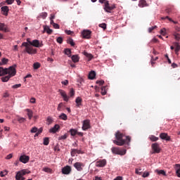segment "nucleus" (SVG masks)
I'll return each instance as SVG.
<instances>
[{"label":"nucleus","mask_w":180,"mask_h":180,"mask_svg":"<svg viewBox=\"0 0 180 180\" xmlns=\"http://www.w3.org/2000/svg\"><path fill=\"white\" fill-rule=\"evenodd\" d=\"M64 53L66 56H68V57H71V49H65Z\"/></svg>","instance_id":"obj_34"},{"label":"nucleus","mask_w":180,"mask_h":180,"mask_svg":"<svg viewBox=\"0 0 180 180\" xmlns=\"http://www.w3.org/2000/svg\"><path fill=\"white\" fill-rule=\"evenodd\" d=\"M39 18H41L42 19H46V18H47V13H41L39 15Z\"/></svg>","instance_id":"obj_43"},{"label":"nucleus","mask_w":180,"mask_h":180,"mask_svg":"<svg viewBox=\"0 0 180 180\" xmlns=\"http://www.w3.org/2000/svg\"><path fill=\"white\" fill-rule=\"evenodd\" d=\"M174 46L175 47V50H174L175 53L178 56V53H179V51H180V45L179 43L175 42Z\"/></svg>","instance_id":"obj_23"},{"label":"nucleus","mask_w":180,"mask_h":180,"mask_svg":"<svg viewBox=\"0 0 180 180\" xmlns=\"http://www.w3.org/2000/svg\"><path fill=\"white\" fill-rule=\"evenodd\" d=\"M74 167L77 169V171L81 172L84 170L85 165H84L82 162H77L74 164Z\"/></svg>","instance_id":"obj_10"},{"label":"nucleus","mask_w":180,"mask_h":180,"mask_svg":"<svg viewBox=\"0 0 180 180\" xmlns=\"http://www.w3.org/2000/svg\"><path fill=\"white\" fill-rule=\"evenodd\" d=\"M71 172V167L65 166L62 169V174L65 175H68Z\"/></svg>","instance_id":"obj_16"},{"label":"nucleus","mask_w":180,"mask_h":180,"mask_svg":"<svg viewBox=\"0 0 180 180\" xmlns=\"http://www.w3.org/2000/svg\"><path fill=\"white\" fill-rule=\"evenodd\" d=\"M63 103H60L58 104V110L59 112H60V110H61V108H63Z\"/></svg>","instance_id":"obj_58"},{"label":"nucleus","mask_w":180,"mask_h":180,"mask_svg":"<svg viewBox=\"0 0 180 180\" xmlns=\"http://www.w3.org/2000/svg\"><path fill=\"white\" fill-rule=\"evenodd\" d=\"M37 130H38V129H37V127H34L32 128V129H31L30 131H31L32 133H37Z\"/></svg>","instance_id":"obj_56"},{"label":"nucleus","mask_w":180,"mask_h":180,"mask_svg":"<svg viewBox=\"0 0 180 180\" xmlns=\"http://www.w3.org/2000/svg\"><path fill=\"white\" fill-rule=\"evenodd\" d=\"M115 5L110 6V4H109L108 1L105 2L104 10L105 11V12L110 13V12H112V11H113V9H115Z\"/></svg>","instance_id":"obj_6"},{"label":"nucleus","mask_w":180,"mask_h":180,"mask_svg":"<svg viewBox=\"0 0 180 180\" xmlns=\"http://www.w3.org/2000/svg\"><path fill=\"white\" fill-rule=\"evenodd\" d=\"M71 58L73 63H78V61H79V56H78V55H73Z\"/></svg>","instance_id":"obj_25"},{"label":"nucleus","mask_w":180,"mask_h":180,"mask_svg":"<svg viewBox=\"0 0 180 180\" xmlns=\"http://www.w3.org/2000/svg\"><path fill=\"white\" fill-rule=\"evenodd\" d=\"M82 130L86 131L88 129H91V122L89 120H85L83 121Z\"/></svg>","instance_id":"obj_9"},{"label":"nucleus","mask_w":180,"mask_h":180,"mask_svg":"<svg viewBox=\"0 0 180 180\" xmlns=\"http://www.w3.org/2000/svg\"><path fill=\"white\" fill-rule=\"evenodd\" d=\"M112 153L117 154L118 155H124L126 154V149H120L119 148H112Z\"/></svg>","instance_id":"obj_5"},{"label":"nucleus","mask_w":180,"mask_h":180,"mask_svg":"<svg viewBox=\"0 0 180 180\" xmlns=\"http://www.w3.org/2000/svg\"><path fill=\"white\" fill-rule=\"evenodd\" d=\"M59 92H60L62 97L67 95V94L65 93V91H64V90H59Z\"/></svg>","instance_id":"obj_52"},{"label":"nucleus","mask_w":180,"mask_h":180,"mask_svg":"<svg viewBox=\"0 0 180 180\" xmlns=\"http://www.w3.org/2000/svg\"><path fill=\"white\" fill-rule=\"evenodd\" d=\"M115 136L116 140H114L113 143L114 144H116V146H124V144H127V146H129L130 144V141H131V137L129 136H126V139H123L124 134L120 132V131H117Z\"/></svg>","instance_id":"obj_1"},{"label":"nucleus","mask_w":180,"mask_h":180,"mask_svg":"<svg viewBox=\"0 0 180 180\" xmlns=\"http://www.w3.org/2000/svg\"><path fill=\"white\" fill-rule=\"evenodd\" d=\"M165 19H168L169 20V22H173V23H176V22L172 20V18H169V17L166 16V17H162V20H165Z\"/></svg>","instance_id":"obj_42"},{"label":"nucleus","mask_w":180,"mask_h":180,"mask_svg":"<svg viewBox=\"0 0 180 180\" xmlns=\"http://www.w3.org/2000/svg\"><path fill=\"white\" fill-rule=\"evenodd\" d=\"M27 115L29 117L30 120H32V117H33V111H32L30 109H26Z\"/></svg>","instance_id":"obj_24"},{"label":"nucleus","mask_w":180,"mask_h":180,"mask_svg":"<svg viewBox=\"0 0 180 180\" xmlns=\"http://www.w3.org/2000/svg\"><path fill=\"white\" fill-rule=\"evenodd\" d=\"M10 72H12V70H11V67L8 68H4L3 67H0V77L8 75Z\"/></svg>","instance_id":"obj_7"},{"label":"nucleus","mask_w":180,"mask_h":180,"mask_svg":"<svg viewBox=\"0 0 180 180\" xmlns=\"http://www.w3.org/2000/svg\"><path fill=\"white\" fill-rule=\"evenodd\" d=\"M77 131L76 129H72L70 130L71 136H76Z\"/></svg>","instance_id":"obj_39"},{"label":"nucleus","mask_w":180,"mask_h":180,"mask_svg":"<svg viewBox=\"0 0 180 180\" xmlns=\"http://www.w3.org/2000/svg\"><path fill=\"white\" fill-rule=\"evenodd\" d=\"M1 11L4 16H8V12H9V7L8 6H4L1 7Z\"/></svg>","instance_id":"obj_19"},{"label":"nucleus","mask_w":180,"mask_h":180,"mask_svg":"<svg viewBox=\"0 0 180 180\" xmlns=\"http://www.w3.org/2000/svg\"><path fill=\"white\" fill-rule=\"evenodd\" d=\"M106 86L101 87V95L104 96L106 95Z\"/></svg>","instance_id":"obj_37"},{"label":"nucleus","mask_w":180,"mask_h":180,"mask_svg":"<svg viewBox=\"0 0 180 180\" xmlns=\"http://www.w3.org/2000/svg\"><path fill=\"white\" fill-rule=\"evenodd\" d=\"M44 30L48 33V34H51L53 33V30L50 29L49 26L44 27Z\"/></svg>","instance_id":"obj_28"},{"label":"nucleus","mask_w":180,"mask_h":180,"mask_svg":"<svg viewBox=\"0 0 180 180\" xmlns=\"http://www.w3.org/2000/svg\"><path fill=\"white\" fill-rule=\"evenodd\" d=\"M99 27H101L102 29H103V30H105L106 29V23H101L99 25Z\"/></svg>","instance_id":"obj_47"},{"label":"nucleus","mask_w":180,"mask_h":180,"mask_svg":"<svg viewBox=\"0 0 180 180\" xmlns=\"http://www.w3.org/2000/svg\"><path fill=\"white\" fill-rule=\"evenodd\" d=\"M59 119H61V120H67L68 117L65 113H62L59 115Z\"/></svg>","instance_id":"obj_31"},{"label":"nucleus","mask_w":180,"mask_h":180,"mask_svg":"<svg viewBox=\"0 0 180 180\" xmlns=\"http://www.w3.org/2000/svg\"><path fill=\"white\" fill-rule=\"evenodd\" d=\"M42 171H44V172H47V174H53V169L50 167H44L42 169Z\"/></svg>","instance_id":"obj_29"},{"label":"nucleus","mask_w":180,"mask_h":180,"mask_svg":"<svg viewBox=\"0 0 180 180\" xmlns=\"http://www.w3.org/2000/svg\"><path fill=\"white\" fill-rule=\"evenodd\" d=\"M84 55L89 58V61H91L92 58H94V56L91 53H88L87 52H84Z\"/></svg>","instance_id":"obj_30"},{"label":"nucleus","mask_w":180,"mask_h":180,"mask_svg":"<svg viewBox=\"0 0 180 180\" xmlns=\"http://www.w3.org/2000/svg\"><path fill=\"white\" fill-rule=\"evenodd\" d=\"M75 102L76 106H77V108L82 106V98L81 97H77L75 100Z\"/></svg>","instance_id":"obj_21"},{"label":"nucleus","mask_w":180,"mask_h":180,"mask_svg":"<svg viewBox=\"0 0 180 180\" xmlns=\"http://www.w3.org/2000/svg\"><path fill=\"white\" fill-rule=\"evenodd\" d=\"M56 41H57V43H59V44H63V37H58L56 39Z\"/></svg>","instance_id":"obj_38"},{"label":"nucleus","mask_w":180,"mask_h":180,"mask_svg":"<svg viewBox=\"0 0 180 180\" xmlns=\"http://www.w3.org/2000/svg\"><path fill=\"white\" fill-rule=\"evenodd\" d=\"M29 160H30V158L26 155H23L20 157V161L23 164H27V162H29Z\"/></svg>","instance_id":"obj_14"},{"label":"nucleus","mask_w":180,"mask_h":180,"mask_svg":"<svg viewBox=\"0 0 180 180\" xmlns=\"http://www.w3.org/2000/svg\"><path fill=\"white\" fill-rule=\"evenodd\" d=\"M20 86H22L21 84H14L12 88H13V89H18V88H20Z\"/></svg>","instance_id":"obj_46"},{"label":"nucleus","mask_w":180,"mask_h":180,"mask_svg":"<svg viewBox=\"0 0 180 180\" xmlns=\"http://www.w3.org/2000/svg\"><path fill=\"white\" fill-rule=\"evenodd\" d=\"M96 83L100 85V86H101V85H103V84H105V81H103V80H97L96 82Z\"/></svg>","instance_id":"obj_48"},{"label":"nucleus","mask_w":180,"mask_h":180,"mask_svg":"<svg viewBox=\"0 0 180 180\" xmlns=\"http://www.w3.org/2000/svg\"><path fill=\"white\" fill-rule=\"evenodd\" d=\"M61 84H63V85H68V80H65V81H63L61 82Z\"/></svg>","instance_id":"obj_64"},{"label":"nucleus","mask_w":180,"mask_h":180,"mask_svg":"<svg viewBox=\"0 0 180 180\" xmlns=\"http://www.w3.org/2000/svg\"><path fill=\"white\" fill-rule=\"evenodd\" d=\"M7 174L8 173L6 172H1L0 176L4 177V176H5V175H7Z\"/></svg>","instance_id":"obj_60"},{"label":"nucleus","mask_w":180,"mask_h":180,"mask_svg":"<svg viewBox=\"0 0 180 180\" xmlns=\"http://www.w3.org/2000/svg\"><path fill=\"white\" fill-rule=\"evenodd\" d=\"M26 174H30V171L29 169H22L20 172H18L16 174L15 179L16 180H25L26 179L23 177L24 175H26Z\"/></svg>","instance_id":"obj_3"},{"label":"nucleus","mask_w":180,"mask_h":180,"mask_svg":"<svg viewBox=\"0 0 180 180\" xmlns=\"http://www.w3.org/2000/svg\"><path fill=\"white\" fill-rule=\"evenodd\" d=\"M54 29H60V25L57 23L53 25Z\"/></svg>","instance_id":"obj_62"},{"label":"nucleus","mask_w":180,"mask_h":180,"mask_svg":"<svg viewBox=\"0 0 180 180\" xmlns=\"http://www.w3.org/2000/svg\"><path fill=\"white\" fill-rule=\"evenodd\" d=\"M22 46L25 47V51L28 54H36V53H37V51L33 49V47L29 46V44H27V42H23L22 44Z\"/></svg>","instance_id":"obj_4"},{"label":"nucleus","mask_w":180,"mask_h":180,"mask_svg":"<svg viewBox=\"0 0 180 180\" xmlns=\"http://www.w3.org/2000/svg\"><path fill=\"white\" fill-rule=\"evenodd\" d=\"M29 44L34 47H43V44H40V41L34 39L32 41H29Z\"/></svg>","instance_id":"obj_11"},{"label":"nucleus","mask_w":180,"mask_h":180,"mask_svg":"<svg viewBox=\"0 0 180 180\" xmlns=\"http://www.w3.org/2000/svg\"><path fill=\"white\" fill-rule=\"evenodd\" d=\"M30 102V103H36V98H31Z\"/></svg>","instance_id":"obj_63"},{"label":"nucleus","mask_w":180,"mask_h":180,"mask_svg":"<svg viewBox=\"0 0 180 180\" xmlns=\"http://www.w3.org/2000/svg\"><path fill=\"white\" fill-rule=\"evenodd\" d=\"M33 67L34 70H39V68H40V64L39 63H34Z\"/></svg>","instance_id":"obj_40"},{"label":"nucleus","mask_w":180,"mask_h":180,"mask_svg":"<svg viewBox=\"0 0 180 180\" xmlns=\"http://www.w3.org/2000/svg\"><path fill=\"white\" fill-rule=\"evenodd\" d=\"M70 154L72 157H75L76 154H84V152L78 149H71Z\"/></svg>","instance_id":"obj_17"},{"label":"nucleus","mask_w":180,"mask_h":180,"mask_svg":"<svg viewBox=\"0 0 180 180\" xmlns=\"http://www.w3.org/2000/svg\"><path fill=\"white\" fill-rule=\"evenodd\" d=\"M10 70L11 72L7 75V76L1 77L2 82H8L12 77H15L16 75V65L14 66H11Z\"/></svg>","instance_id":"obj_2"},{"label":"nucleus","mask_w":180,"mask_h":180,"mask_svg":"<svg viewBox=\"0 0 180 180\" xmlns=\"http://www.w3.org/2000/svg\"><path fill=\"white\" fill-rule=\"evenodd\" d=\"M143 178H147V177H148V176H150V173L149 172H143Z\"/></svg>","instance_id":"obj_50"},{"label":"nucleus","mask_w":180,"mask_h":180,"mask_svg":"<svg viewBox=\"0 0 180 180\" xmlns=\"http://www.w3.org/2000/svg\"><path fill=\"white\" fill-rule=\"evenodd\" d=\"M96 77V72L95 71L91 70L89 74V79H94Z\"/></svg>","instance_id":"obj_22"},{"label":"nucleus","mask_w":180,"mask_h":180,"mask_svg":"<svg viewBox=\"0 0 180 180\" xmlns=\"http://www.w3.org/2000/svg\"><path fill=\"white\" fill-rule=\"evenodd\" d=\"M74 95H75V92L74 91V89H71L70 91V96L71 98H72V96H74Z\"/></svg>","instance_id":"obj_49"},{"label":"nucleus","mask_w":180,"mask_h":180,"mask_svg":"<svg viewBox=\"0 0 180 180\" xmlns=\"http://www.w3.org/2000/svg\"><path fill=\"white\" fill-rule=\"evenodd\" d=\"M18 122H19V123H25V122H26V118L18 117Z\"/></svg>","instance_id":"obj_41"},{"label":"nucleus","mask_w":180,"mask_h":180,"mask_svg":"<svg viewBox=\"0 0 180 180\" xmlns=\"http://www.w3.org/2000/svg\"><path fill=\"white\" fill-rule=\"evenodd\" d=\"M6 2L8 5H12L15 2V0H6Z\"/></svg>","instance_id":"obj_53"},{"label":"nucleus","mask_w":180,"mask_h":180,"mask_svg":"<svg viewBox=\"0 0 180 180\" xmlns=\"http://www.w3.org/2000/svg\"><path fill=\"white\" fill-rule=\"evenodd\" d=\"M160 139H161V140H165V141H171V136L167 133H161L160 134Z\"/></svg>","instance_id":"obj_12"},{"label":"nucleus","mask_w":180,"mask_h":180,"mask_svg":"<svg viewBox=\"0 0 180 180\" xmlns=\"http://www.w3.org/2000/svg\"><path fill=\"white\" fill-rule=\"evenodd\" d=\"M0 32H4V33H8L9 32V28L5 23L0 22Z\"/></svg>","instance_id":"obj_15"},{"label":"nucleus","mask_w":180,"mask_h":180,"mask_svg":"<svg viewBox=\"0 0 180 180\" xmlns=\"http://www.w3.org/2000/svg\"><path fill=\"white\" fill-rule=\"evenodd\" d=\"M58 130H60V125L56 124L53 127L49 129V133H57Z\"/></svg>","instance_id":"obj_20"},{"label":"nucleus","mask_w":180,"mask_h":180,"mask_svg":"<svg viewBox=\"0 0 180 180\" xmlns=\"http://www.w3.org/2000/svg\"><path fill=\"white\" fill-rule=\"evenodd\" d=\"M82 36L84 39H91V31L90 30H84L82 32Z\"/></svg>","instance_id":"obj_18"},{"label":"nucleus","mask_w":180,"mask_h":180,"mask_svg":"<svg viewBox=\"0 0 180 180\" xmlns=\"http://www.w3.org/2000/svg\"><path fill=\"white\" fill-rule=\"evenodd\" d=\"M174 169H175L176 173L179 172H180V165L179 164H176L174 165Z\"/></svg>","instance_id":"obj_35"},{"label":"nucleus","mask_w":180,"mask_h":180,"mask_svg":"<svg viewBox=\"0 0 180 180\" xmlns=\"http://www.w3.org/2000/svg\"><path fill=\"white\" fill-rule=\"evenodd\" d=\"M65 33H66V34H68V35L74 34V32H72L71 30H65Z\"/></svg>","instance_id":"obj_57"},{"label":"nucleus","mask_w":180,"mask_h":180,"mask_svg":"<svg viewBox=\"0 0 180 180\" xmlns=\"http://www.w3.org/2000/svg\"><path fill=\"white\" fill-rule=\"evenodd\" d=\"M106 165V160H100L96 162V167L103 168Z\"/></svg>","instance_id":"obj_13"},{"label":"nucleus","mask_w":180,"mask_h":180,"mask_svg":"<svg viewBox=\"0 0 180 180\" xmlns=\"http://www.w3.org/2000/svg\"><path fill=\"white\" fill-rule=\"evenodd\" d=\"M146 5H147V2L146 1V0H140L139 1V6H140V8H144V6H146Z\"/></svg>","instance_id":"obj_26"},{"label":"nucleus","mask_w":180,"mask_h":180,"mask_svg":"<svg viewBox=\"0 0 180 180\" xmlns=\"http://www.w3.org/2000/svg\"><path fill=\"white\" fill-rule=\"evenodd\" d=\"M59 92H60L62 97L67 95V94L65 93V91H64V90H59Z\"/></svg>","instance_id":"obj_51"},{"label":"nucleus","mask_w":180,"mask_h":180,"mask_svg":"<svg viewBox=\"0 0 180 180\" xmlns=\"http://www.w3.org/2000/svg\"><path fill=\"white\" fill-rule=\"evenodd\" d=\"M67 43L68 44H70V46H72V47H74L75 46V43L74 42V39L72 38H68L67 39Z\"/></svg>","instance_id":"obj_27"},{"label":"nucleus","mask_w":180,"mask_h":180,"mask_svg":"<svg viewBox=\"0 0 180 180\" xmlns=\"http://www.w3.org/2000/svg\"><path fill=\"white\" fill-rule=\"evenodd\" d=\"M149 139H150V141H158V140H159V138L154 135H150L149 136Z\"/></svg>","instance_id":"obj_32"},{"label":"nucleus","mask_w":180,"mask_h":180,"mask_svg":"<svg viewBox=\"0 0 180 180\" xmlns=\"http://www.w3.org/2000/svg\"><path fill=\"white\" fill-rule=\"evenodd\" d=\"M46 122L48 123V125L49 126V124H51V123H53V118H51V117H48Z\"/></svg>","instance_id":"obj_44"},{"label":"nucleus","mask_w":180,"mask_h":180,"mask_svg":"<svg viewBox=\"0 0 180 180\" xmlns=\"http://www.w3.org/2000/svg\"><path fill=\"white\" fill-rule=\"evenodd\" d=\"M158 174H159V175H167V174L165 173V171H164V170H160V171H158Z\"/></svg>","instance_id":"obj_55"},{"label":"nucleus","mask_w":180,"mask_h":180,"mask_svg":"<svg viewBox=\"0 0 180 180\" xmlns=\"http://www.w3.org/2000/svg\"><path fill=\"white\" fill-rule=\"evenodd\" d=\"M8 61H9V60L6 58H4L1 59V63L3 64V65H6V64H8Z\"/></svg>","instance_id":"obj_36"},{"label":"nucleus","mask_w":180,"mask_h":180,"mask_svg":"<svg viewBox=\"0 0 180 180\" xmlns=\"http://www.w3.org/2000/svg\"><path fill=\"white\" fill-rule=\"evenodd\" d=\"M151 148L153 150L152 154H160L161 153V148H160V145L158 143H153Z\"/></svg>","instance_id":"obj_8"},{"label":"nucleus","mask_w":180,"mask_h":180,"mask_svg":"<svg viewBox=\"0 0 180 180\" xmlns=\"http://www.w3.org/2000/svg\"><path fill=\"white\" fill-rule=\"evenodd\" d=\"M62 98H63V100L65 101V102H68V96H67V94L65 96H63Z\"/></svg>","instance_id":"obj_61"},{"label":"nucleus","mask_w":180,"mask_h":180,"mask_svg":"<svg viewBox=\"0 0 180 180\" xmlns=\"http://www.w3.org/2000/svg\"><path fill=\"white\" fill-rule=\"evenodd\" d=\"M174 38L179 41H180V34H174Z\"/></svg>","instance_id":"obj_54"},{"label":"nucleus","mask_w":180,"mask_h":180,"mask_svg":"<svg viewBox=\"0 0 180 180\" xmlns=\"http://www.w3.org/2000/svg\"><path fill=\"white\" fill-rule=\"evenodd\" d=\"M44 146H49L50 144V139L49 137H45L43 142Z\"/></svg>","instance_id":"obj_33"},{"label":"nucleus","mask_w":180,"mask_h":180,"mask_svg":"<svg viewBox=\"0 0 180 180\" xmlns=\"http://www.w3.org/2000/svg\"><path fill=\"white\" fill-rule=\"evenodd\" d=\"M154 29H157V26L149 27V29H148L149 33H151V32H153V30H154Z\"/></svg>","instance_id":"obj_59"},{"label":"nucleus","mask_w":180,"mask_h":180,"mask_svg":"<svg viewBox=\"0 0 180 180\" xmlns=\"http://www.w3.org/2000/svg\"><path fill=\"white\" fill-rule=\"evenodd\" d=\"M68 137L67 134H65L63 136H59L58 140H65Z\"/></svg>","instance_id":"obj_45"}]
</instances>
